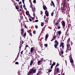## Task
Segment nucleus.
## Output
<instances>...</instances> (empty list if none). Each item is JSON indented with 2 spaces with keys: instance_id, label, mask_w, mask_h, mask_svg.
Instances as JSON below:
<instances>
[{
  "instance_id": "obj_42",
  "label": "nucleus",
  "mask_w": 75,
  "mask_h": 75,
  "mask_svg": "<svg viewBox=\"0 0 75 75\" xmlns=\"http://www.w3.org/2000/svg\"><path fill=\"white\" fill-rule=\"evenodd\" d=\"M58 27L57 28V29H58V30H59V29H60V28H61V27H60V26H58Z\"/></svg>"
},
{
  "instance_id": "obj_46",
  "label": "nucleus",
  "mask_w": 75,
  "mask_h": 75,
  "mask_svg": "<svg viewBox=\"0 0 75 75\" xmlns=\"http://www.w3.org/2000/svg\"><path fill=\"white\" fill-rule=\"evenodd\" d=\"M26 36V32H25L24 34V37H25Z\"/></svg>"
},
{
  "instance_id": "obj_41",
  "label": "nucleus",
  "mask_w": 75,
  "mask_h": 75,
  "mask_svg": "<svg viewBox=\"0 0 75 75\" xmlns=\"http://www.w3.org/2000/svg\"><path fill=\"white\" fill-rule=\"evenodd\" d=\"M70 41V39H69V38L68 40L67 41V42H69V41Z\"/></svg>"
},
{
  "instance_id": "obj_51",
  "label": "nucleus",
  "mask_w": 75,
  "mask_h": 75,
  "mask_svg": "<svg viewBox=\"0 0 75 75\" xmlns=\"http://www.w3.org/2000/svg\"><path fill=\"white\" fill-rule=\"evenodd\" d=\"M35 28H36V29L37 28H38V26H37V25H35Z\"/></svg>"
},
{
  "instance_id": "obj_64",
  "label": "nucleus",
  "mask_w": 75,
  "mask_h": 75,
  "mask_svg": "<svg viewBox=\"0 0 75 75\" xmlns=\"http://www.w3.org/2000/svg\"><path fill=\"white\" fill-rule=\"evenodd\" d=\"M30 5H33V4H32V3H31V2H30Z\"/></svg>"
},
{
  "instance_id": "obj_3",
  "label": "nucleus",
  "mask_w": 75,
  "mask_h": 75,
  "mask_svg": "<svg viewBox=\"0 0 75 75\" xmlns=\"http://www.w3.org/2000/svg\"><path fill=\"white\" fill-rule=\"evenodd\" d=\"M55 44L54 46L55 48H57V47L58 45V42L57 41V40H56L54 41Z\"/></svg>"
},
{
  "instance_id": "obj_44",
  "label": "nucleus",
  "mask_w": 75,
  "mask_h": 75,
  "mask_svg": "<svg viewBox=\"0 0 75 75\" xmlns=\"http://www.w3.org/2000/svg\"><path fill=\"white\" fill-rule=\"evenodd\" d=\"M52 68H53V66L51 65L50 67V68L51 69H52Z\"/></svg>"
},
{
  "instance_id": "obj_40",
  "label": "nucleus",
  "mask_w": 75,
  "mask_h": 75,
  "mask_svg": "<svg viewBox=\"0 0 75 75\" xmlns=\"http://www.w3.org/2000/svg\"><path fill=\"white\" fill-rule=\"evenodd\" d=\"M44 46L45 47H48V45L47 44H44Z\"/></svg>"
},
{
  "instance_id": "obj_19",
  "label": "nucleus",
  "mask_w": 75,
  "mask_h": 75,
  "mask_svg": "<svg viewBox=\"0 0 75 75\" xmlns=\"http://www.w3.org/2000/svg\"><path fill=\"white\" fill-rule=\"evenodd\" d=\"M23 41L21 40L20 41V45H22V44H23Z\"/></svg>"
},
{
  "instance_id": "obj_25",
  "label": "nucleus",
  "mask_w": 75,
  "mask_h": 75,
  "mask_svg": "<svg viewBox=\"0 0 75 75\" xmlns=\"http://www.w3.org/2000/svg\"><path fill=\"white\" fill-rule=\"evenodd\" d=\"M59 68H57L56 70V71L57 72H59Z\"/></svg>"
},
{
  "instance_id": "obj_35",
  "label": "nucleus",
  "mask_w": 75,
  "mask_h": 75,
  "mask_svg": "<svg viewBox=\"0 0 75 75\" xmlns=\"http://www.w3.org/2000/svg\"><path fill=\"white\" fill-rule=\"evenodd\" d=\"M22 2L23 3V4H24V5H25V4L24 3V1H25V0H22Z\"/></svg>"
},
{
  "instance_id": "obj_14",
  "label": "nucleus",
  "mask_w": 75,
  "mask_h": 75,
  "mask_svg": "<svg viewBox=\"0 0 75 75\" xmlns=\"http://www.w3.org/2000/svg\"><path fill=\"white\" fill-rule=\"evenodd\" d=\"M33 51H34V48H33V47H32L30 49V52H31V53H32V52H33Z\"/></svg>"
},
{
  "instance_id": "obj_9",
  "label": "nucleus",
  "mask_w": 75,
  "mask_h": 75,
  "mask_svg": "<svg viewBox=\"0 0 75 75\" xmlns=\"http://www.w3.org/2000/svg\"><path fill=\"white\" fill-rule=\"evenodd\" d=\"M48 37H49V34L48 33L45 36V41H46L47 40V38H48Z\"/></svg>"
},
{
  "instance_id": "obj_16",
  "label": "nucleus",
  "mask_w": 75,
  "mask_h": 75,
  "mask_svg": "<svg viewBox=\"0 0 75 75\" xmlns=\"http://www.w3.org/2000/svg\"><path fill=\"white\" fill-rule=\"evenodd\" d=\"M57 22L59 23L61 22V18H59V19L57 20Z\"/></svg>"
},
{
  "instance_id": "obj_26",
  "label": "nucleus",
  "mask_w": 75,
  "mask_h": 75,
  "mask_svg": "<svg viewBox=\"0 0 75 75\" xmlns=\"http://www.w3.org/2000/svg\"><path fill=\"white\" fill-rule=\"evenodd\" d=\"M69 47V44H67V48H68Z\"/></svg>"
},
{
  "instance_id": "obj_12",
  "label": "nucleus",
  "mask_w": 75,
  "mask_h": 75,
  "mask_svg": "<svg viewBox=\"0 0 75 75\" xmlns=\"http://www.w3.org/2000/svg\"><path fill=\"white\" fill-rule=\"evenodd\" d=\"M43 8L44 10H45L46 9H47V7L45 5H43Z\"/></svg>"
},
{
  "instance_id": "obj_15",
  "label": "nucleus",
  "mask_w": 75,
  "mask_h": 75,
  "mask_svg": "<svg viewBox=\"0 0 75 75\" xmlns=\"http://www.w3.org/2000/svg\"><path fill=\"white\" fill-rule=\"evenodd\" d=\"M66 34L65 35H68V30L67 29L66 31H65Z\"/></svg>"
},
{
  "instance_id": "obj_39",
  "label": "nucleus",
  "mask_w": 75,
  "mask_h": 75,
  "mask_svg": "<svg viewBox=\"0 0 75 75\" xmlns=\"http://www.w3.org/2000/svg\"><path fill=\"white\" fill-rule=\"evenodd\" d=\"M61 54L62 55V54H64V52H63V50L61 51Z\"/></svg>"
},
{
  "instance_id": "obj_52",
  "label": "nucleus",
  "mask_w": 75,
  "mask_h": 75,
  "mask_svg": "<svg viewBox=\"0 0 75 75\" xmlns=\"http://www.w3.org/2000/svg\"><path fill=\"white\" fill-rule=\"evenodd\" d=\"M32 7H33V5H30V8H33Z\"/></svg>"
},
{
  "instance_id": "obj_24",
  "label": "nucleus",
  "mask_w": 75,
  "mask_h": 75,
  "mask_svg": "<svg viewBox=\"0 0 75 75\" xmlns=\"http://www.w3.org/2000/svg\"><path fill=\"white\" fill-rule=\"evenodd\" d=\"M23 7L24 8V9H25L27 11V8H25V5H23Z\"/></svg>"
},
{
  "instance_id": "obj_10",
  "label": "nucleus",
  "mask_w": 75,
  "mask_h": 75,
  "mask_svg": "<svg viewBox=\"0 0 75 75\" xmlns=\"http://www.w3.org/2000/svg\"><path fill=\"white\" fill-rule=\"evenodd\" d=\"M32 11H33V16L34 17H35V13L34 12V11H35V8H34V10L33 9V8H32Z\"/></svg>"
},
{
  "instance_id": "obj_36",
  "label": "nucleus",
  "mask_w": 75,
  "mask_h": 75,
  "mask_svg": "<svg viewBox=\"0 0 75 75\" xmlns=\"http://www.w3.org/2000/svg\"><path fill=\"white\" fill-rule=\"evenodd\" d=\"M33 3L35 4L36 3V0H34L33 1Z\"/></svg>"
},
{
  "instance_id": "obj_17",
  "label": "nucleus",
  "mask_w": 75,
  "mask_h": 75,
  "mask_svg": "<svg viewBox=\"0 0 75 75\" xmlns=\"http://www.w3.org/2000/svg\"><path fill=\"white\" fill-rule=\"evenodd\" d=\"M58 34L59 35H61V34L62 33L61 31H58Z\"/></svg>"
},
{
  "instance_id": "obj_33",
  "label": "nucleus",
  "mask_w": 75,
  "mask_h": 75,
  "mask_svg": "<svg viewBox=\"0 0 75 75\" xmlns=\"http://www.w3.org/2000/svg\"><path fill=\"white\" fill-rule=\"evenodd\" d=\"M41 62V60H39L38 61V64H39L40 63V62Z\"/></svg>"
},
{
  "instance_id": "obj_37",
  "label": "nucleus",
  "mask_w": 75,
  "mask_h": 75,
  "mask_svg": "<svg viewBox=\"0 0 75 75\" xmlns=\"http://www.w3.org/2000/svg\"><path fill=\"white\" fill-rule=\"evenodd\" d=\"M51 71H52V70H51V69L50 70V69H49V71H48L49 72H51Z\"/></svg>"
},
{
  "instance_id": "obj_57",
  "label": "nucleus",
  "mask_w": 75,
  "mask_h": 75,
  "mask_svg": "<svg viewBox=\"0 0 75 75\" xmlns=\"http://www.w3.org/2000/svg\"><path fill=\"white\" fill-rule=\"evenodd\" d=\"M23 50H22L21 52V54H23Z\"/></svg>"
},
{
  "instance_id": "obj_58",
  "label": "nucleus",
  "mask_w": 75,
  "mask_h": 75,
  "mask_svg": "<svg viewBox=\"0 0 75 75\" xmlns=\"http://www.w3.org/2000/svg\"><path fill=\"white\" fill-rule=\"evenodd\" d=\"M44 18H45H45H46V16H44Z\"/></svg>"
},
{
  "instance_id": "obj_54",
  "label": "nucleus",
  "mask_w": 75,
  "mask_h": 75,
  "mask_svg": "<svg viewBox=\"0 0 75 75\" xmlns=\"http://www.w3.org/2000/svg\"><path fill=\"white\" fill-rule=\"evenodd\" d=\"M35 22H38V20H36L35 21Z\"/></svg>"
},
{
  "instance_id": "obj_4",
  "label": "nucleus",
  "mask_w": 75,
  "mask_h": 75,
  "mask_svg": "<svg viewBox=\"0 0 75 75\" xmlns=\"http://www.w3.org/2000/svg\"><path fill=\"white\" fill-rule=\"evenodd\" d=\"M64 43H61L59 46L60 47H62V49H64Z\"/></svg>"
},
{
  "instance_id": "obj_20",
  "label": "nucleus",
  "mask_w": 75,
  "mask_h": 75,
  "mask_svg": "<svg viewBox=\"0 0 75 75\" xmlns=\"http://www.w3.org/2000/svg\"><path fill=\"white\" fill-rule=\"evenodd\" d=\"M58 24H59V23H58V22H56L55 23V25H56V26H57V25H58Z\"/></svg>"
},
{
  "instance_id": "obj_1",
  "label": "nucleus",
  "mask_w": 75,
  "mask_h": 75,
  "mask_svg": "<svg viewBox=\"0 0 75 75\" xmlns=\"http://www.w3.org/2000/svg\"><path fill=\"white\" fill-rule=\"evenodd\" d=\"M29 72L32 74H35L36 72V69L35 68V67H33L30 69V71Z\"/></svg>"
},
{
  "instance_id": "obj_53",
  "label": "nucleus",
  "mask_w": 75,
  "mask_h": 75,
  "mask_svg": "<svg viewBox=\"0 0 75 75\" xmlns=\"http://www.w3.org/2000/svg\"><path fill=\"white\" fill-rule=\"evenodd\" d=\"M29 21H32V20H31V18H29Z\"/></svg>"
},
{
  "instance_id": "obj_18",
  "label": "nucleus",
  "mask_w": 75,
  "mask_h": 75,
  "mask_svg": "<svg viewBox=\"0 0 75 75\" xmlns=\"http://www.w3.org/2000/svg\"><path fill=\"white\" fill-rule=\"evenodd\" d=\"M21 34L22 35L23 34L22 33H23L24 31H23V28H22L21 29Z\"/></svg>"
},
{
  "instance_id": "obj_55",
  "label": "nucleus",
  "mask_w": 75,
  "mask_h": 75,
  "mask_svg": "<svg viewBox=\"0 0 75 75\" xmlns=\"http://www.w3.org/2000/svg\"><path fill=\"white\" fill-rule=\"evenodd\" d=\"M68 49H67V50H66V52H68Z\"/></svg>"
},
{
  "instance_id": "obj_22",
  "label": "nucleus",
  "mask_w": 75,
  "mask_h": 75,
  "mask_svg": "<svg viewBox=\"0 0 75 75\" xmlns=\"http://www.w3.org/2000/svg\"><path fill=\"white\" fill-rule=\"evenodd\" d=\"M26 11H27L25 12L26 14V15H28V14H29V11H27V10Z\"/></svg>"
},
{
  "instance_id": "obj_56",
  "label": "nucleus",
  "mask_w": 75,
  "mask_h": 75,
  "mask_svg": "<svg viewBox=\"0 0 75 75\" xmlns=\"http://www.w3.org/2000/svg\"><path fill=\"white\" fill-rule=\"evenodd\" d=\"M30 65H28V69H29V68H30Z\"/></svg>"
},
{
  "instance_id": "obj_50",
  "label": "nucleus",
  "mask_w": 75,
  "mask_h": 75,
  "mask_svg": "<svg viewBox=\"0 0 75 75\" xmlns=\"http://www.w3.org/2000/svg\"><path fill=\"white\" fill-rule=\"evenodd\" d=\"M27 32L30 34V30L27 31Z\"/></svg>"
},
{
  "instance_id": "obj_13",
  "label": "nucleus",
  "mask_w": 75,
  "mask_h": 75,
  "mask_svg": "<svg viewBox=\"0 0 75 75\" xmlns=\"http://www.w3.org/2000/svg\"><path fill=\"white\" fill-rule=\"evenodd\" d=\"M55 33H54V35L52 39H53L54 40H55V38H56V36L55 35Z\"/></svg>"
},
{
  "instance_id": "obj_5",
  "label": "nucleus",
  "mask_w": 75,
  "mask_h": 75,
  "mask_svg": "<svg viewBox=\"0 0 75 75\" xmlns=\"http://www.w3.org/2000/svg\"><path fill=\"white\" fill-rule=\"evenodd\" d=\"M63 6L64 7H66V0H64L63 1Z\"/></svg>"
},
{
  "instance_id": "obj_31",
  "label": "nucleus",
  "mask_w": 75,
  "mask_h": 75,
  "mask_svg": "<svg viewBox=\"0 0 75 75\" xmlns=\"http://www.w3.org/2000/svg\"><path fill=\"white\" fill-rule=\"evenodd\" d=\"M55 65V62H54L52 64V66H54V65Z\"/></svg>"
},
{
  "instance_id": "obj_28",
  "label": "nucleus",
  "mask_w": 75,
  "mask_h": 75,
  "mask_svg": "<svg viewBox=\"0 0 75 75\" xmlns=\"http://www.w3.org/2000/svg\"><path fill=\"white\" fill-rule=\"evenodd\" d=\"M44 23H41V26H42V27L44 25Z\"/></svg>"
},
{
  "instance_id": "obj_27",
  "label": "nucleus",
  "mask_w": 75,
  "mask_h": 75,
  "mask_svg": "<svg viewBox=\"0 0 75 75\" xmlns=\"http://www.w3.org/2000/svg\"><path fill=\"white\" fill-rule=\"evenodd\" d=\"M59 63H57V65H56V67H58V66H59Z\"/></svg>"
},
{
  "instance_id": "obj_47",
  "label": "nucleus",
  "mask_w": 75,
  "mask_h": 75,
  "mask_svg": "<svg viewBox=\"0 0 75 75\" xmlns=\"http://www.w3.org/2000/svg\"><path fill=\"white\" fill-rule=\"evenodd\" d=\"M21 45H20L19 46V50H21Z\"/></svg>"
},
{
  "instance_id": "obj_45",
  "label": "nucleus",
  "mask_w": 75,
  "mask_h": 75,
  "mask_svg": "<svg viewBox=\"0 0 75 75\" xmlns=\"http://www.w3.org/2000/svg\"><path fill=\"white\" fill-rule=\"evenodd\" d=\"M43 13V12H42V11H40V14H42V13Z\"/></svg>"
},
{
  "instance_id": "obj_23",
  "label": "nucleus",
  "mask_w": 75,
  "mask_h": 75,
  "mask_svg": "<svg viewBox=\"0 0 75 75\" xmlns=\"http://www.w3.org/2000/svg\"><path fill=\"white\" fill-rule=\"evenodd\" d=\"M31 73H30V72L29 71L28 73V74L27 75H33L32 74H31Z\"/></svg>"
},
{
  "instance_id": "obj_59",
  "label": "nucleus",
  "mask_w": 75,
  "mask_h": 75,
  "mask_svg": "<svg viewBox=\"0 0 75 75\" xmlns=\"http://www.w3.org/2000/svg\"><path fill=\"white\" fill-rule=\"evenodd\" d=\"M24 27L25 28H26L27 27V26H26V25H25V26H24Z\"/></svg>"
},
{
  "instance_id": "obj_21",
  "label": "nucleus",
  "mask_w": 75,
  "mask_h": 75,
  "mask_svg": "<svg viewBox=\"0 0 75 75\" xmlns=\"http://www.w3.org/2000/svg\"><path fill=\"white\" fill-rule=\"evenodd\" d=\"M67 49L69 51H71V47H70L68 48H67Z\"/></svg>"
},
{
  "instance_id": "obj_11",
  "label": "nucleus",
  "mask_w": 75,
  "mask_h": 75,
  "mask_svg": "<svg viewBox=\"0 0 75 75\" xmlns=\"http://www.w3.org/2000/svg\"><path fill=\"white\" fill-rule=\"evenodd\" d=\"M33 63H34V60H31L30 63V65H32Z\"/></svg>"
},
{
  "instance_id": "obj_29",
  "label": "nucleus",
  "mask_w": 75,
  "mask_h": 75,
  "mask_svg": "<svg viewBox=\"0 0 75 75\" xmlns=\"http://www.w3.org/2000/svg\"><path fill=\"white\" fill-rule=\"evenodd\" d=\"M15 7L16 8V9H17V10H18V6H17V5H15Z\"/></svg>"
},
{
  "instance_id": "obj_7",
  "label": "nucleus",
  "mask_w": 75,
  "mask_h": 75,
  "mask_svg": "<svg viewBox=\"0 0 75 75\" xmlns=\"http://www.w3.org/2000/svg\"><path fill=\"white\" fill-rule=\"evenodd\" d=\"M51 3L50 4V5L51 6H54V7H55V4H54V3L53 1H51Z\"/></svg>"
},
{
  "instance_id": "obj_61",
  "label": "nucleus",
  "mask_w": 75,
  "mask_h": 75,
  "mask_svg": "<svg viewBox=\"0 0 75 75\" xmlns=\"http://www.w3.org/2000/svg\"><path fill=\"white\" fill-rule=\"evenodd\" d=\"M54 40L53 39H52L51 41H54Z\"/></svg>"
},
{
  "instance_id": "obj_2",
  "label": "nucleus",
  "mask_w": 75,
  "mask_h": 75,
  "mask_svg": "<svg viewBox=\"0 0 75 75\" xmlns=\"http://www.w3.org/2000/svg\"><path fill=\"white\" fill-rule=\"evenodd\" d=\"M69 58L70 62L71 63L72 65V66H73V65H74V60H73V59H72V56H69Z\"/></svg>"
},
{
  "instance_id": "obj_43",
  "label": "nucleus",
  "mask_w": 75,
  "mask_h": 75,
  "mask_svg": "<svg viewBox=\"0 0 75 75\" xmlns=\"http://www.w3.org/2000/svg\"><path fill=\"white\" fill-rule=\"evenodd\" d=\"M29 35H30V36H31V37H32V36H33V35H32V33H29Z\"/></svg>"
},
{
  "instance_id": "obj_6",
  "label": "nucleus",
  "mask_w": 75,
  "mask_h": 75,
  "mask_svg": "<svg viewBox=\"0 0 75 75\" xmlns=\"http://www.w3.org/2000/svg\"><path fill=\"white\" fill-rule=\"evenodd\" d=\"M62 25L63 27V28H64L65 26V21H62Z\"/></svg>"
},
{
  "instance_id": "obj_60",
  "label": "nucleus",
  "mask_w": 75,
  "mask_h": 75,
  "mask_svg": "<svg viewBox=\"0 0 75 75\" xmlns=\"http://www.w3.org/2000/svg\"><path fill=\"white\" fill-rule=\"evenodd\" d=\"M18 3L19 5H20V4H21L20 3V2H19Z\"/></svg>"
},
{
  "instance_id": "obj_48",
  "label": "nucleus",
  "mask_w": 75,
  "mask_h": 75,
  "mask_svg": "<svg viewBox=\"0 0 75 75\" xmlns=\"http://www.w3.org/2000/svg\"><path fill=\"white\" fill-rule=\"evenodd\" d=\"M45 22H46V23H48V20L46 19L45 20Z\"/></svg>"
},
{
  "instance_id": "obj_34",
  "label": "nucleus",
  "mask_w": 75,
  "mask_h": 75,
  "mask_svg": "<svg viewBox=\"0 0 75 75\" xmlns=\"http://www.w3.org/2000/svg\"><path fill=\"white\" fill-rule=\"evenodd\" d=\"M54 12H52V13H51V16H53L54 15Z\"/></svg>"
},
{
  "instance_id": "obj_30",
  "label": "nucleus",
  "mask_w": 75,
  "mask_h": 75,
  "mask_svg": "<svg viewBox=\"0 0 75 75\" xmlns=\"http://www.w3.org/2000/svg\"><path fill=\"white\" fill-rule=\"evenodd\" d=\"M28 47V45H26V46H25V50H26V47Z\"/></svg>"
},
{
  "instance_id": "obj_38",
  "label": "nucleus",
  "mask_w": 75,
  "mask_h": 75,
  "mask_svg": "<svg viewBox=\"0 0 75 75\" xmlns=\"http://www.w3.org/2000/svg\"><path fill=\"white\" fill-rule=\"evenodd\" d=\"M15 64H17V65H18V64H19L18 63V62H15Z\"/></svg>"
},
{
  "instance_id": "obj_32",
  "label": "nucleus",
  "mask_w": 75,
  "mask_h": 75,
  "mask_svg": "<svg viewBox=\"0 0 75 75\" xmlns=\"http://www.w3.org/2000/svg\"><path fill=\"white\" fill-rule=\"evenodd\" d=\"M36 31L35 30H34L33 32V34H36Z\"/></svg>"
},
{
  "instance_id": "obj_8",
  "label": "nucleus",
  "mask_w": 75,
  "mask_h": 75,
  "mask_svg": "<svg viewBox=\"0 0 75 75\" xmlns=\"http://www.w3.org/2000/svg\"><path fill=\"white\" fill-rule=\"evenodd\" d=\"M45 13L46 16L47 17H48L49 16V14L48 13V11L47 10H46L45 11Z\"/></svg>"
},
{
  "instance_id": "obj_63",
  "label": "nucleus",
  "mask_w": 75,
  "mask_h": 75,
  "mask_svg": "<svg viewBox=\"0 0 75 75\" xmlns=\"http://www.w3.org/2000/svg\"><path fill=\"white\" fill-rule=\"evenodd\" d=\"M16 1H19V0H15Z\"/></svg>"
},
{
  "instance_id": "obj_62",
  "label": "nucleus",
  "mask_w": 75,
  "mask_h": 75,
  "mask_svg": "<svg viewBox=\"0 0 75 75\" xmlns=\"http://www.w3.org/2000/svg\"><path fill=\"white\" fill-rule=\"evenodd\" d=\"M29 2H30V3H31V0H29Z\"/></svg>"
},
{
  "instance_id": "obj_49",
  "label": "nucleus",
  "mask_w": 75,
  "mask_h": 75,
  "mask_svg": "<svg viewBox=\"0 0 75 75\" xmlns=\"http://www.w3.org/2000/svg\"><path fill=\"white\" fill-rule=\"evenodd\" d=\"M20 8H23V6H22V5H20Z\"/></svg>"
}]
</instances>
